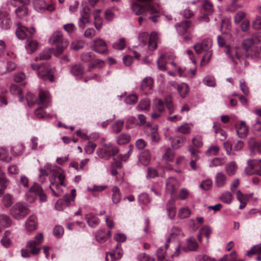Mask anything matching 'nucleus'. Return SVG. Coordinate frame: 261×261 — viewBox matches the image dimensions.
Masks as SVG:
<instances>
[{
	"mask_svg": "<svg viewBox=\"0 0 261 261\" xmlns=\"http://www.w3.org/2000/svg\"><path fill=\"white\" fill-rule=\"evenodd\" d=\"M0 26L2 29L4 30H7L10 28L11 21L9 15L0 21Z\"/></svg>",
	"mask_w": 261,
	"mask_h": 261,
	"instance_id": "obj_57",
	"label": "nucleus"
},
{
	"mask_svg": "<svg viewBox=\"0 0 261 261\" xmlns=\"http://www.w3.org/2000/svg\"><path fill=\"white\" fill-rule=\"evenodd\" d=\"M101 147L96 150L97 155L105 160H109L111 156H115L119 152L118 148L111 143H101Z\"/></svg>",
	"mask_w": 261,
	"mask_h": 261,
	"instance_id": "obj_5",
	"label": "nucleus"
},
{
	"mask_svg": "<svg viewBox=\"0 0 261 261\" xmlns=\"http://www.w3.org/2000/svg\"><path fill=\"white\" fill-rule=\"evenodd\" d=\"M86 219L89 225L92 227H94L97 225L99 222V219L92 214L87 215Z\"/></svg>",
	"mask_w": 261,
	"mask_h": 261,
	"instance_id": "obj_37",
	"label": "nucleus"
},
{
	"mask_svg": "<svg viewBox=\"0 0 261 261\" xmlns=\"http://www.w3.org/2000/svg\"><path fill=\"white\" fill-rule=\"evenodd\" d=\"M151 139L153 142L157 143L160 140V137L158 132V127L154 126L151 129L150 133Z\"/></svg>",
	"mask_w": 261,
	"mask_h": 261,
	"instance_id": "obj_50",
	"label": "nucleus"
},
{
	"mask_svg": "<svg viewBox=\"0 0 261 261\" xmlns=\"http://www.w3.org/2000/svg\"><path fill=\"white\" fill-rule=\"evenodd\" d=\"M94 24L98 31L101 30L102 27V21L101 18L99 15H96V14H94Z\"/></svg>",
	"mask_w": 261,
	"mask_h": 261,
	"instance_id": "obj_59",
	"label": "nucleus"
},
{
	"mask_svg": "<svg viewBox=\"0 0 261 261\" xmlns=\"http://www.w3.org/2000/svg\"><path fill=\"white\" fill-rule=\"evenodd\" d=\"M150 108V102L147 98L141 100L137 106V108L140 111H147L149 110Z\"/></svg>",
	"mask_w": 261,
	"mask_h": 261,
	"instance_id": "obj_35",
	"label": "nucleus"
},
{
	"mask_svg": "<svg viewBox=\"0 0 261 261\" xmlns=\"http://www.w3.org/2000/svg\"><path fill=\"white\" fill-rule=\"evenodd\" d=\"M202 7L201 12L203 15L200 17V20L207 22L210 20L208 16L211 15L213 12V5L208 1H203L202 3Z\"/></svg>",
	"mask_w": 261,
	"mask_h": 261,
	"instance_id": "obj_12",
	"label": "nucleus"
},
{
	"mask_svg": "<svg viewBox=\"0 0 261 261\" xmlns=\"http://www.w3.org/2000/svg\"><path fill=\"white\" fill-rule=\"evenodd\" d=\"M175 153L173 149L167 148L162 156V159L165 162H172L174 158Z\"/></svg>",
	"mask_w": 261,
	"mask_h": 261,
	"instance_id": "obj_29",
	"label": "nucleus"
},
{
	"mask_svg": "<svg viewBox=\"0 0 261 261\" xmlns=\"http://www.w3.org/2000/svg\"><path fill=\"white\" fill-rule=\"evenodd\" d=\"M113 194L112 199L115 204L118 203L121 199V193L119 189L117 187H114L112 189Z\"/></svg>",
	"mask_w": 261,
	"mask_h": 261,
	"instance_id": "obj_32",
	"label": "nucleus"
},
{
	"mask_svg": "<svg viewBox=\"0 0 261 261\" xmlns=\"http://www.w3.org/2000/svg\"><path fill=\"white\" fill-rule=\"evenodd\" d=\"M178 91L182 97H186L189 91L188 85L185 83L178 85Z\"/></svg>",
	"mask_w": 261,
	"mask_h": 261,
	"instance_id": "obj_43",
	"label": "nucleus"
},
{
	"mask_svg": "<svg viewBox=\"0 0 261 261\" xmlns=\"http://www.w3.org/2000/svg\"><path fill=\"white\" fill-rule=\"evenodd\" d=\"M138 100V96L135 94H131L127 96L125 99V102L127 105H134Z\"/></svg>",
	"mask_w": 261,
	"mask_h": 261,
	"instance_id": "obj_63",
	"label": "nucleus"
},
{
	"mask_svg": "<svg viewBox=\"0 0 261 261\" xmlns=\"http://www.w3.org/2000/svg\"><path fill=\"white\" fill-rule=\"evenodd\" d=\"M204 84L209 87H215L216 85L215 80L214 77L207 75L203 79Z\"/></svg>",
	"mask_w": 261,
	"mask_h": 261,
	"instance_id": "obj_58",
	"label": "nucleus"
},
{
	"mask_svg": "<svg viewBox=\"0 0 261 261\" xmlns=\"http://www.w3.org/2000/svg\"><path fill=\"white\" fill-rule=\"evenodd\" d=\"M212 45L213 41L210 38L205 39L201 42L194 45V48L197 54L205 53L201 60V65L207 64L210 60L212 55Z\"/></svg>",
	"mask_w": 261,
	"mask_h": 261,
	"instance_id": "obj_2",
	"label": "nucleus"
},
{
	"mask_svg": "<svg viewBox=\"0 0 261 261\" xmlns=\"http://www.w3.org/2000/svg\"><path fill=\"white\" fill-rule=\"evenodd\" d=\"M124 124V121L122 120H117L112 125L113 131L116 134L119 133L122 130Z\"/></svg>",
	"mask_w": 261,
	"mask_h": 261,
	"instance_id": "obj_49",
	"label": "nucleus"
},
{
	"mask_svg": "<svg viewBox=\"0 0 261 261\" xmlns=\"http://www.w3.org/2000/svg\"><path fill=\"white\" fill-rule=\"evenodd\" d=\"M130 136L127 134H121L116 138V142L119 145H123L128 143Z\"/></svg>",
	"mask_w": 261,
	"mask_h": 261,
	"instance_id": "obj_34",
	"label": "nucleus"
},
{
	"mask_svg": "<svg viewBox=\"0 0 261 261\" xmlns=\"http://www.w3.org/2000/svg\"><path fill=\"white\" fill-rule=\"evenodd\" d=\"M76 196L75 189H72L70 194H66L64 196V200L67 206H69L71 202L73 201Z\"/></svg>",
	"mask_w": 261,
	"mask_h": 261,
	"instance_id": "obj_36",
	"label": "nucleus"
},
{
	"mask_svg": "<svg viewBox=\"0 0 261 261\" xmlns=\"http://www.w3.org/2000/svg\"><path fill=\"white\" fill-rule=\"evenodd\" d=\"M33 3L34 9L40 13L44 12L46 10L50 12L55 10L53 5H47L44 0H33Z\"/></svg>",
	"mask_w": 261,
	"mask_h": 261,
	"instance_id": "obj_15",
	"label": "nucleus"
},
{
	"mask_svg": "<svg viewBox=\"0 0 261 261\" xmlns=\"http://www.w3.org/2000/svg\"><path fill=\"white\" fill-rule=\"evenodd\" d=\"M232 195L229 192H225L223 193L220 197V200L224 203L230 204L232 200Z\"/></svg>",
	"mask_w": 261,
	"mask_h": 261,
	"instance_id": "obj_45",
	"label": "nucleus"
},
{
	"mask_svg": "<svg viewBox=\"0 0 261 261\" xmlns=\"http://www.w3.org/2000/svg\"><path fill=\"white\" fill-rule=\"evenodd\" d=\"M25 31H29V28L23 26L19 27L16 31V35L17 38L21 40L25 39L28 36Z\"/></svg>",
	"mask_w": 261,
	"mask_h": 261,
	"instance_id": "obj_38",
	"label": "nucleus"
},
{
	"mask_svg": "<svg viewBox=\"0 0 261 261\" xmlns=\"http://www.w3.org/2000/svg\"><path fill=\"white\" fill-rule=\"evenodd\" d=\"M227 179L226 176L222 172L217 173L215 176V183L218 187L221 188L225 186Z\"/></svg>",
	"mask_w": 261,
	"mask_h": 261,
	"instance_id": "obj_24",
	"label": "nucleus"
},
{
	"mask_svg": "<svg viewBox=\"0 0 261 261\" xmlns=\"http://www.w3.org/2000/svg\"><path fill=\"white\" fill-rule=\"evenodd\" d=\"M182 68H179L178 69V73L179 76H189L190 77H192L195 75V68H192L188 71L187 72H182Z\"/></svg>",
	"mask_w": 261,
	"mask_h": 261,
	"instance_id": "obj_55",
	"label": "nucleus"
},
{
	"mask_svg": "<svg viewBox=\"0 0 261 261\" xmlns=\"http://www.w3.org/2000/svg\"><path fill=\"white\" fill-rule=\"evenodd\" d=\"M26 100L29 106L32 107L36 103L44 107H48L51 102L50 96L48 91L40 90L39 94V99L32 93H28L26 95Z\"/></svg>",
	"mask_w": 261,
	"mask_h": 261,
	"instance_id": "obj_3",
	"label": "nucleus"
},
{
	"mask_svg": "<svg viewBox=\"0 0 261 261\" xmlns=\"http://www.w3.org/2000/svg\"><path fill=\"white\" fill-rule=\"evenodd\" d=\"M191 214V211L189 208L184 207L179 210L178 216L181 219H184L189 217Z\"/></svg>",
	"mask_w": 261,
	"mask_h": 261,
	"instance_id": "obj_46",
	"label": "nucleus"
},
{
	"mask_svg": "<svg viewBox=\"0 0 261 261\" xmlns=\"http://www.w3.org/2000/svg\"><path fill=\"white\" fill-rule=\"evenodd\" d=\"M246 13L242 11H239L234 17V22L236 24H239L245 18Z\"/></svg>",
	"mask_w": 261,
	"mask_h": 261,
	"instance_id": "obj_62",
	"label": "nucleus"
},
{
	"mask_svg": "<svg viewBox=\"0 0 261 261\" xmlns=\"http://www.w3.org/2000/svg\"><path fill=\"white\" fill-rule=\"evenodd\" d=\"M166 251L163 247L159 248L156 251V256L159 260L164 261L165 259Z\"/></svg>",
	"mask_w": 261,
	"mask_h": 261,
	"instance_id": "obj_61",
	"label": "nucleus"
},
{
	"mask_svg": "<svg viewBox=\"0 0 261 261\" xmlns=\"http://www.w3.org/2000/svg\"><path fill=\"white\" fill-rule=\"evenodd\" d=\"M167 210L168 213L169 217L172 219L174 217L176 214L174 200L171 198L167 204Z\"/></svg>",
	"mask_w": 261,
	"mask_h": 261,
	"instance_id": "obj_27",
	"label": "nucleus"
},
{
	"mask_svg": "<svg viewBox=\"0 0 261 261\" xmlns=\"http://www.w3.org/2000/svg\"><path fill=\"white\" fill-rule=\"evenodd\" d=\"M237 134L241 138H244L248 133V127L244 121H238L236 123Z\"/></svg>",
	"mask_w": 261,
	"mask_h": 261,
	"instance_id": "obj_20",
	"label": "nucleus"
},
{
	"mask_svg": "<svg viewBox=\"0 0 261 261\" xmlns=\"http://www.w3.org/2000/svg\"><path fill=\"white\" fill-rule=\"evenodd\" d=\"M15 13L18 18H22L28 14V9L25 6L22 5L15 10Z\"/></svg>",
	"mask_w": 261,
	"mask_h": 261,
	"instance_id": "obj_42",
	"label": "nucleus"
},
{
	"mask_svg": "<svg viewBox=\"0 0 261 261\" xmlns=\"http://www.w3.org/2000/svg\"><path fill=\"white\" fill-rule=\"evenodd\" d=\"M2 202L5 207H9L14 202L13 197L10 194L7 193L3 196Z\"/></svg>",
	"mask_w": 261,
	"mask_h": 261,
	"instance_id": "obj_31",
	"label": "nucleus"
},
{
	"mask_svg": "<svg viewBox=\"0 0 261 261\" xmlns=\"http://www.w3.org/2000/svg\"><path fill=\"white\" fill-rule=\"evenodd\" d=\"M186 245L182 247L185 252L195 251L198 248V244L193 237H190L186 240Z\"/></svg>",
	"mask_w": 261,
	"mask_h": 261,
	"instance_id": "obj_21",
	"label": "nucleus"
},
{
	"mask_svg": "<svg viewBox=\"0 0 261 261\" xmlns=\"http://www.w3.org/2000/svg\"><path fill=\"white\" fill-rule=\"evenodd\" d=\"M238 165L234 161H231L226 165L225 171L228 176L234 175L237 171Z\"/></svg>",
	"mask_w": 261,
	"mask_h": 261,
	"instance_id": "obj_25",
	"label": "nucleus"
},
{
	"mask_svg": "<svg viewBox=\"0 0 261 261\" xmlns=\"http://www.w3.org/2000/svg\"><path fill=\"white\" fill-rule=\"evenodd\" d=\"M258 151L261 153V142H254L250 146V155L253 156L255 155V151Z\"/></svg>",
	"mask_w": 261,
	"mask_h": 261,
	"instance_id": "obj_52",
	"label": "nucleus"
},
{
	"mask_svg": "<svg viewBox=\"0 0 261 261\" xmlns=\"http://www.w3.org/2000/svg\"><path fill=\"white\" fill-rule=\"evenodd\" d=\"M53 49H49V50L43 51H42L39 55V57H36L35 60L37 61L38 59L39 60H47L50 59V51H53Z\"/></svg>",
	"mask_w": 261,
	"mask_h": 261,
	"instance_id": "obj_54",
	"label": "nucleus"
},
{
	"mask_svg": "<svg viewBox=\"0 0 261 261\" xmlns=\"http://www.w3.org/2000/svg\"><path fill=\"white\" fill-rule=\"evenodd\" d=\"M252 27L256 30H261V16H256L252 22Z\"/></svg>",
	"mask_w": 261,
	"mask_h": 261,
	"instance_id": "obj_64",
	"label": "nucleus"
},
{
	"mask_svg": "<svg viewBox=\"0 0 261 261\" xmlns=\"http://www.w3.org/2000/svg\"><path fill=\"white\" fill-rule=\"evenodd\" d=\"M38 47V42L33 40H28L25 43V48L28 53L31 54L37 50Z\"/></svg>",
	"mask_w": 261,
	"mask_h": 261,
	"instance_id": "obj_28",
	"label": "nucleus"
},
{
	"mask_svg": "<svg viewBox=\"0 0 261 261\" xmlns=\"http://www.w3.org/2000/svg\"><path fill=\"white\" fill-rule=\"evenodd\" d=\"M33 68L37 71L39 77L46 81L49 80L50 82L54 81L52 71L47 66H32Z\"/></svg>",
	"mask_w": 261,
	"mask_h": 261,
	"instance_id": "obj_10",
	"label": "nucleus"
},
{
	"mask_svg": "<svg viewBox=\"0 0 261 261\" xmlns=\"http://www.w3.org/2000/svg\"><path fill=\"white\" fill-rule=\"evenodd\" d=\"M86 5V3H82L83 8L80 12V17L78 21L79 27L82 30L85 28L86 24L90 23V10Z\"/></svg>",
	"mask_w": 261,
	"mask_h": 261,
	"instance_id": "obj_9",
	"label": "nucleus"
},
{
	"mask_svg": "<svg viewBox=\"0 0 261 261\" xmlns=\"http://www.w3.org/2000/svg\"><path fill=\"white\" fill-rule=\"evenodd\" d=\"M64 233V228L60 225H56L54 229V234L58 238H61Z\"/></svg>",
	"mask_w": 261,
	"mask_h": 261,
	"instance_id": "obj_60",
	"label": "nucleus"
},
{
	"mask_svg": "<svg viewBox=\"0 0 261 261\" xmlns=\"http://www.w3.org/2000/svg\"><path fill=\"white\" fill-rule=\"evenodd\" d=\"M12 223L10 218L7 215H0V224L5 227H9Z\"/></svg>",
	"mask_w": 261,
	"mask_h": 261,
	"instance_id": "obj_39",
	"label": "nucleus"
},
{
	"mask_svg": "<svg viewBox=\"0 0 261 261\" xmlns=\"http://www.w3.org/2000/svg\"><path fill=\"white\" fill-rule=\"evenodd\" d=\"M43 240V236L41 233H39L35 237L34 240L29 241L27 245L28 248L30 249L31 253L33 254L39 253L40 248H36L35 246L42 243Z\"/></svg>",
	"mask_w": 261,
	"mask_h": 261,
	"instance_id": "obj_13",
	"label": "nucleus"
},
{
	"mask_svg": "<svg viewBox=\"0 0 261 261\" xmlns=\"http://www.w3.org/2000/svg\"><path fill=\"white\" fill-rule=\"evenodd\" d=\"M203 138L201 136L197 135L192 140V145L189 147V151L192 155H195L199 152V148L203 145Z\"/></svg>",
	"mask_w": 261,
	"mask_h": 261,
	"instance_id": "obj_14",
	"label": "nucleus"
},
{
	"mask_svg": "<svg viewBox=\"0 0 261 261\" xmlns=\"http://www.w3.org/2000/svg\"><path fill=\"white\" fill-rule=\"evenodd\" d=\"M224 163V160L222 158H215L212 159L209 164L210 167H216L222 166Z\"/></svg>",
	"mask_w": 261,
	"mask_h": 261,
	"instance_id": "obj_48",
	"label": "nucleus"
},
{
	"mask_svg": "<svg viewBox=\"0 0 261 261\" xmlns=\"http://www.w3.org/2000/svg\"><path fill=\"white\" fill-rule=\"evenodd\" d=\"M92 48L97 53L103 54L107 50V46L103 39L96 38L93 40Z\"/></svg>",
	"mask_w": 261,
	"mask_h": 261,
	"instance_id": "obj_17",
	"label": "nucleus"
},
{
	"mask_svg": "<svg viewBox=\"0 0 261 261\" xmlns=\"http://www.w3.org/2000/svg\"><path fill=\"white\" fill-rule=\"evenodd\" d=\"M49 41L52 45L56 46V52L55 55L59 56L67 47L68 44L67 40L63 38L62 33L60 31H56L50 37Z\"/></svg>",
	"mask_w": 261,
	"mask_h": 261,
	"instance_id": "obj_4",
	"label": "nucleus"
},
{
	"mask_svg": "<svg viewBox=\"0 0 261 261\" xmlns=\"http://www.w3.org/2000/svg\"><path fill=\"white\" fill-rule=\"evenodd\" d=\"M107 188V186L105 185H93L92 187H88L87 188V190L91 193H93L94 192H101L105 190Z\"/></svg>",
	"mask_w": 261,
	"mask_h": 261,
	"instance_id": "obj_56",
	"label": "nucleus"
},
{
	"mask_svg": "<svg viewBox=\"0 0 261 261\" xmlns=\"http://www.w3.org/2000/svg\"><path fill=\"white\" fill-rule=\"evenodd\" d=\"M154 110L162 113L165 110V104L161 99H157L153 107Z\"/></svg>",
	"mask_w": 261,
	"mask_h": 261,
	"instance_id": "obj_51",
	"label": "nucleus"
},
{
	"mask_svg": "<svg viewBox=\"0 0 261 261\" xmlns=\"http://www.w3.org/2000/svg\"><path fill=\"white\" fill-rule=\"evenodd\" d=\"M11 160V158L8 155L6 149L4 147H0V160L9 162Z\"/></svg>",
	"mask_w": 261,
	"mask_h": 261,
	"instance_id": "obj_53",
	"label": "nucleus"
},
{
	"mask_svg": "<svg viewBox=\"0 0 261 261\" xmlns=\"http://www.w3.org/2000/svg\"><path fill=\"white\" fill-rule=\"evenodd\" d=\"M245 172L249 175L257 174L261 176V159L249 160Z\"/></svg>",
	"mask_w": 261,
	"mask_h": 261,
	"instance_id": "obj_8",
	"label": "nucleus"
},
{
	"mask_svg": "<svg viewBox=\"0 0 261 261\" xmlns=\"http://www.w3.org/2000/svg\"><path fill=\"white\" fill-rule=\"evenodd\" d=\"M151 159V156L149 151L148 150H145L143 151L139 158L140 161L144 165H148Z\"/></svg>",
	"mask_w": 261,
	"mask_h": 261,
	"instance_id": "obj_30",
	"label": "nucleus"
},
{
	"mask_svg": "<svg viewBox=\"0 0 261 261\" xmlns=\"http://www.w3.org/2000/svg\"><path fill=\"white\" fill-rule=\"evenodd\" d=\"M220 151L219 147L216 144L211 145L205 151V154L207 156L217 155Z\"/></svg>",
	"mask_w": 261,
	"mask_h": 261,
	"instance_id": "obj_33",
	"label": "nucleus"
},
{
	"mask_svg": "<svg viewBox=\"0 0 261 261\" xmlns=\"http://www.w3.org/2000/svg\"><path fill=\"white\" fill-rule=\"evenodd\" d=\"M179 185L176 179L173 177H169L167 179L166 185V191L171 195L176 193Z\"/></svg>",
	"mask_w": 261,
	"mask_h": 261,
	"instance_id": "obj_18",
	"label": "nucleus"
},
{
	"mask_svg": "<svg viewBox=\"0 0 261 261\" xmlns=\"http://www.w3.org/2000/svg\"><path fill=\"white\" fill-rule=\"evenodd\" d=\"M254 45L253 39L251 38L244 40L242 44V48L246 51L254 48Z\"/></svg>",
	"mask_w": 261,
	"mask_h": 261,
	"instance_id": "obj_40",
	"label": "nucleus"
},
{
	"mask_svg": "<svg viewBox=\"0 0 261 261\" xmlns=\"http://www.w3.org/2000/svg\"><path fill=\"white\" fill-rule=\"evenodd\" d=\"M126 46V41L124 38H121L113 45V47L119 50H123Z\"/></svg>",
	"mask_w": 261,
	"mask_h": 261,
	"instance_id": "obj_47",
	"label": "nucleus"
},
{
	"mask_svg": "<svg viewBox=\"0 0 261 261\" xmlns=\"http://www.w3.org/2000/svg\"><path fill=\"white\" fill-rule=\"evenodd\" d=\"M225 53L230 58L234 64H243L245 61L244 58L241 56L235 48H232L229 45H227L225 49Z\"/></svg>",
	"mask_w": 261,
	"mask_h": 261,
	"instance_id": "obj_11",
	"label": "nucleus"
},
{
	"mask_svg": "<svg viewBox=\"0 0 261 261\" xmlns=\"http://www.w3.org/2000/svg\"><path fill=\"white\" fill-rule=\"evenodd\" d=\"M44 168L40 169L39 177L51 173L53 176L49 178V189L53 196H61L63 192L62 187L66 186L64 172L60 167L56 165L52 166L48 163L46 164Z\"/></svg>",
	"mask_w": 261,
	"mask_h": 261,
	"instance_id": "obj_1",
	"label": "nucleus"
},
{
	"mask_svg": "<svg viewBox=\"0 0 261 261\" xmlns=\"http://www.w3.org/2000/svg\"><path fill=\"white\" fill-rule=\"evenodd\" d=\"M25 228L28 232H32L35 230L38 226V221L37 217L32 215L30 216L26 220L24 224Z\"/></svg>",
	"mask_w": 261,
	"mask_h": 261,
	"instance_id": "obj_19",
	"label": "nucleus"
},
{
	"mask_svg": "<svg viewBox=\"0 0 261 261\" xmlns=\"http://www.w3.org/2000/svg\"><path fill=\"white\" fill-rule=\"evenodd\" d=\"M191 124L185 123L177 127V132L184 134H189L191 129Z\"/></svg>",
	"mask_w": 261,
	"mask_h": 261,
	"instance_id": "obj_41",
	"label": "nucleus"
},
{
	"mask_svg": "<svg viewBox=\"0 0 261 261\" xmlns=\"http://www.w3.org/2000/svg\"><path fill=\"white\" fill-rule=\"evenodd\" d=\"M157 62L158 65H166L167 64L176 65L177 64V62H175V57L173 54L170 53L161 55Z\"/></svg>",
	"mask_w": 261,
	"mask_h": 261,
	"instance_id": "obj_16",
	"label": "nucleus"
},
{
	"mask_svg": "<svg viewBox=\"0 0 261 261\" xmlns=\"http://www.w3.org/2000/svg\"><path fill=\"white\" fill-rule=\"evenodd\" d=\"M138 40L143 45L148 43V48L151 50H153L157 47L158 37L157 33L155 32H152L150 36L146 32L140 33L138 35Z\"/></svg>",
	"mask_w": 261,
	"mask_h": 261,
	"instance_id": "obj_7",
	"label": "nucleus"
},
{
	"mask_svg": "<svg viewBox=\"0 0 261 261\" xmlns=\"http://www.w3.org/2000/svg\"><path fill=\"white\" fill-rule=\"evenodd\" d=\"M30 191L37 194L39 198L40 201L44 202L46 200V196L43 193L42 189L38 185H34L30 189Z\"/></svg>",
	"mask_w": 261,
	"mask_h": 261,
	"instance_id": "obj_22",
	"label": "nucleus"
},
{
	"mask_svg": "<svg viewBox=\"0 0 261 261\" xmlns=\"http://www.w3.org/2000/svg\"><path fill=\"white\" fill-rule=\"evenodd\" d=\"M30 210L28 205L24 202H18L10 210V215L16 220H21L29 214Z\"/></svg>",
	"mask_w": 261,
	"mask_h": 261,
	"instance_id": "obj_6",
	"label": "nucleus"
},
{
	"mask_svg": "<svg viewBox=\"0 0 261 261\" xmlns=\"http://www.w3.org/2000/svg\"><path fill=\"white\" fill-rule=\"evenodd\" d=\"M153 81L150 77H145L141 84V89L145 92L151 89L153 87Z\"/></svg>",
	"mask_w": 261,
	"mask_h": 261,
	"instance_id": "obj_23",
	"label": "nucleus"
},
{
	"mask_svg": "<svg viewBox=\"0 0 261 261\" xmlns=\"http://www.w3.org/2000/svg\"><path fill=\"white\" fill-rule=\"evenodd\" d=\"M175 231L172 232L169 235L168 238L167 239L165 248L166 249L168 248L169 246L175 243V237L177 235L180 234V230L179 228H175Z\"/></svg>",
	"mask_w": 261,
	"mask_h": 261,
	"instance_id": "obj_26",
	"label": "nucleus"
},
{
	"mask_svg": "<svg viewBox=\"0 0 261 261\" xmlns=\"http://www.w3.org/2000/svg\"><path fill=\"white\" fill-rule=\"evenodd\" d=\"M97 241L100 243L105 242L107 239L106 231L105 229L98 230L95 236Z\"/></svg>",
	"mask_w": 261,
	"mask_h": 261,
	"instance_id": "obj_44",
	"label": "nucleus"
}]
</instances>
